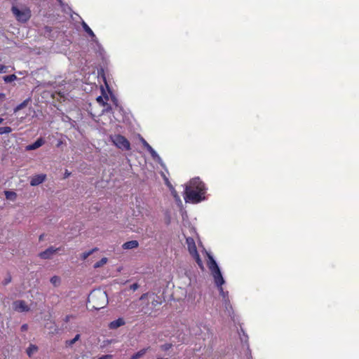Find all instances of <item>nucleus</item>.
Here are the masks:
<instances>
[{"label": "nucleus", "mask_w": 359, "mask_h": 359, "mask_svg": "<svg viewBox=\"0 0 359 359\" xmlns=\"http://www.w3.org/2000/svg\"><path fill=\"white\" fill-rule=\"evenodd\" d=\"M59 250H60V248H55L54 247H50V248H47L46 250L40 252L39 254V257L42 259H50Z\"/></svg>", "instance_id": "obj_7"}, {"label": "nucleus", "mask_w": 359, "mask_h": 359, "mask_svg": "<svg viewBox=\"0 0 359 359\" xmlns=\"http://www.w3.org/2000/svg\"><path fill=\"white\" fill-rule=\"evenodd\" d=\"M25 105V102H23V103H22V104H20V105H18V106L16 107L15 111H17V110H19V109H22Z\"/></svg>", "instance_id": "obj_31"}, {"label": "nucleus", "mask_w": 359, "mask_h": 359, "mask_svg": "<svg viewBox=\"0 0 359 359\" xmlns=\"http://www.w3.org/2000/svg\"><path fill=\"white\" fill-rule=\"evenodd\" d=\"M165 182L166 184V185L169 187L170 191H171V194L173 196V197L176 199V200H179L180 201V197L176 191V190L174 189V187L172 186V184H170V182H169L168 179L167 178H165Z\"/></svg>", "instance_id": "obj_13"}, {"label": "nucleus", "mask_w": 359, "mask_h": 359, "mask_svg": "<svg viewBox=\"0 0 359 359\" xmlns=\"http://www.w3.org/2000/svg\"><path fill=\"white\" fill-rule=\"evenodd\" d=\"M186 243L187 245L188 250H189L190 255L196 260L198 266L201 269H203V262H202L201 259L200 258V256L198 253L194 239L191 237H188L186 238Z\"/></svg>", "instance_id": "obj_4"}, {"label": "nucleus", "mask_w": 359, "mask_h": 359, "mask_svg": "<svg viewBox=\"0 0 359 359\" xmlns=\"http://www.w3.org/2000/svg\"><path fill=\"white\" fill-rule=\"evenodd\" d=\"M209 261L208 262V266L211 271V273L213 276L215 283L216 286L217 287L220 295L222 297L224 301L225 302L226 304L229 303V292L224 291V289L222 287L223 284L224 283V278L222 275L221 271L216 262V261L213 259V257L208 255Z\"/></svg>", "instance_id": "obj_2"}, {"label": "nucleus", "mask_w": 359, "mask_h": 359, "mask_svg": "<svg viewBox=\"0 0 359 359\" xmlns=\"http://www.w3.org/2000/svg\"><path fill=\"white\" fill-rule=\"evenodd\" d=\"M102 95L97 97V101L102 105L107 104L108 102H111L115 106H118V102L116 96L114 95V91H101Z\"/></svg>", "instance_id": "obj_5"}, {"label": "nucleus", "mask_w": 359, "mask_h": 359, "mask_svg": "<svg viewBox=\"0 0 359 359\" xmlns=\"http://www.w3.org/2000/svg\"><path fill=\"white\" fill-rule=\"evenodd\" d=\"M11 11L16 20L21 22H27L32 16L30 8L26 6H23L22 9H19L17 6H13Z\"/></svg>", "instance_id": "obj_3"}, {"label": "nucleus", "mask_w": 359, "mask_h": 359, "mask_svg": "<svg viewBox=\"0 0 359 359\" xmlns=\"http://www.w3.org/2000/svg\"><path fill=\"white\" fill-rule=\"evenodd\" d=\"M125 325V320L122 318H119L115 320L111 321L109 324V327L110 329L114 330L117 329L118 327L123 326Z\"/></svg>", "instance_id": "obj_10"}, {"label": "nucleus", "mask_w": 359, "mask_h": 359, "mask_svg": "<svg viewBox=\"0 0 359 359\" xmlns=\"http://www.w3.org/2000/svg\"><path fill=\"white\" fill-rule=\"evenodd\" d=\"M4 119L2 118H0V123L3 122Z\"/></svg>", "instance_id": "obj_38"}, {"label": "nucleus", "mask_w": 359, "mask_h": 359, "mask_svg": "<svg viewBox=\"0 0 359 359\" xmlns=\"http://www.w3.org/2000/svg\"><path fill=\"white\" fill-rule=\"evenodd\" d=\"M4 81L6 83H10L17 79V76L15 74H11L4 76Z\"/></svg>", "instance_id": "obj_21"}, {"label": "nucleus", "mask_w": 359, "mask_h": 359, "mask_svg": "<svg viewBox=\"0 0 359 359\" xmlns=\"http://www.w3.org/2000/svg\"><path fill=\"white\" fill-rule=\"evenodd\" d=\"M27 328H28V326L26 324L22 325V327H21L22 331H25V330H27Z\"/></svg>", "instance_id": "obj_33"}, {"label": "nucleus", "mask_w": 359, "mask_h": 359, "mask_svg": "<svg viewBox=\"0 0 359 359\" xmlns=\"http://www.w3.org/2000/svg\"><path fill=\"white\" fill-rule=\"evenodd\" d=\"M82 27L83 30L91 37H95V35L93 30L90 28V27L84 22L83 21L81 23Z\"/></svg>", "instance_id": "obj_15"}, {"label": "nucleus", "mask_w": 359, "mask_h": 359, "mask_svg": "<svg viewBox=\"0 0 359 359\" xmlns=\"http://www.w3.org/2000/svg\"><path fill=\"white\" fill-rule=\"evenodd\" d=\"M44 144V141L42 138L38 139L33 144L27 146V150H34L40 147H41Z\"/></svg>", "instance_id": "obj_11"}, {"label": "nucleus", "mask_w": 359, "mask_h": 359, "mask_svg": "<svg viewBox=\"0 0 359 359\" xmlns=\"http://www.w3.org/2000/svg\"><path fill=\"white\" fill-rule=\"evenodd\" d=\"M5 99V95L4 93H0V102L3 101Z\"/></svg>", "instance_id": "obj_35"}, {"label": "nucleus", "mask_w": 359, "mask_h": 359, "mask_svg": "<svg viewBox=\"0 0 359 359\" xmlns=\"http://www.w3.org/2000/svg\"><path fill=\"white\" fill-rule=\"evenodd\" d=\"M138 245L139 243L137 241H130L123 243L122 248L124 250L134 249L137 248Z\"/></svg>", "instance_id": "obj_12"}, {"label": "nucleus", "mask_w": 359, "mask_h": 359, "mask_svg": "<svg viewBox=\"0 0 359 359\" xmlns=\"http://www.w3.org/2000/svg\"><path fill=\"white\" fill-rule=\"evenodd\" d=\"M105 84H106L107 90H110V88H109V87L108 84H107V83H105Z\"/></svg>", "instance_id": "obj_37"}, {"label": "nucleus", "mask_w": 359, "mask_h": 359, "mask_svg": "<svg viewBox=\"0 0 359 359\" xmlns=\"http://www.w3.org/2000/svg\"><path fill=\"white\" fill-rule=\"evenodd\" d=\"M148 349L149 348H146L140 350L139 351L133 354L129 359H139L147 353Z\"/></svg>", "instance_id": "obj_16"}, {"label": "nucleus", "mask_w": 359, "mask_h": 359, "mask_svg": "<svg viewBox=\"0 0 359 359\" xmlns=\"http://www.w3.org/2000/svg\"><path fill=\"white\" fill-rule=\"evenodd\" d=\"M95 297L102 298L104 300V303L106 302L107 298V294L104 292H101V291H97V292L92 293L91 295L90 296V298L93 300V298Z\"/></svg>", "instance_id": "obj_14"}, {"label": "nucleus", "mask_w": 359, "mask_h": 359, "mask_svg": "<svg viewBox=\"0 0 359 359\" xmlns=\"http://www.w3.org/2000/svg\"><path fill=\"white\" fill-rule=\"evenodd\" d=\"M171 346H172L171 344H165L161 346V349L163 351H168L171 348Z\"/></svg>", "instance_id": "obj_27"}, {"label": "nucleus", "mask_w": 359, "mask_h": 359, "mask_svg": "<svg viewBox=\"0 0 359 359\" xmlns=\"http://www.w3.org/2000/svg\"><path fill=\"white\" fill-rule=\"evenodd\" d=\"M50 283L55 287H57L60 284V278L59 276H54L50 278Z\"/></svg>", "instance_id": "obj_22"}, {"label": "nucleus", "mask_w": 359, "mask_h": 359, "mask_svg": "<svg viewBox=\"0 0 359 359\" xmlns=\"http://www.w3.org/2000/svg\"><path fill=\"white\" fill-rule=\"evenodd\" d=\"M38 350V348L36 346L30 344L29 346L27 349V355L31 357L35 352H36Z\"/></svg>", "instance_id": "obj_18"}, {"label": "nucleus", "mask_w": 359, "mask_h": 359, "mask_svg": "<svg viewBox=\"0 0 359 359\" xmlns=\"http://www.w3.org/2000/svg\"><path fill=\"white\" fill-rule=\"evenodd\" d=\"M44 30L46 33H50L53 31V29L51 27L49 26H45Z\"/></svg>", "instance_id": "obj_30"}, {"label": "nucleus", "mask_w": 359, "mask_h": 359, "mask_svg": "<svg viewBox=\"0 0 359 359\" xmlns=\"http://www.w3.org/2000/svg\"><path fill=\"white\" fill-rule=\"evenodd\" d=\"M111 357V355H103V356L100 357L99 359H110Z\"/></svg>", "instance_id": "obj_34"}, {"label": "nucleus", "mask_w": 359, "mask_h": 359, "mask_svg": "<svg viewBox=\"0 0 359 359\" xmlns=\"http://www.w3.org/2000/svg\"><path fill=\"white\" fill-rule=\"evenodd\" d=\"M70 175H71V172H69L67 170H66L65 172L64 177L65 178H67V177H69L70 176Z\"/></svg>", "instance_id": "obj_32"}, {"label": "nucleus", "mask_w": 359, "mask_h": 359, "mask_svg": "<svg viewBox=\"0 0 359 359\" xmlns=\"http://www.w3.org/2000/svg\"><path fill=\"white\" fill-rule=\"evenodd\" d=\"M113 143L122 150L128 151L130 149V144L129 141L123 135H116L111 137Z\"/></svg>", "instance_id": "obj_6"}, {"label": "nucleus", "mask_w": 359, "mask_h": 359, "mask_svg": "<svg viewBox=\"0 0 359 359\" xmlns=\"http://www.w3.org/2000/svg\"><path fill=\"white\" fill-rule=\"evenodd\" d=\"M107 261H108L107 258H106V257L102 258L99 262H97L94 264V268L97 269V268L102 266L103 265L107 264Z\"/></svg>", "instance_id": "obj_20"}, {"label": "nucleus", "mask_w": 359, "mask_h": 359, "mask_svg": "<svg viewBox=\"0 0 359 359\" xmlns=\"http://www.w3.org/2000/svg\"><path fill=\"white\" fill-rule=\"evenodd\" d=\"M8 70V67L0 64V74L6 73Z\"/></svg>", "instance_id": "obj_28"}, {"label": "nucleus", "mask_w": 359, "mask_h": 359, "mask_svg": "<svg viewBox=\"0 0 359 359\" xmlns=\"http://www.w3.org/2000/svg\"><path fill=\"white\" fill-rule=\"evenodd\" d=\"M151 156L154 160L158 161L161 159L160 156L158 155V154L156 152V151L151 147L148 150Z\"/></svg>", "instance_id": "obj_23"}, {"label": "nucleus", "mask_w": 359, "mask_h": 359, "mask_svg": "<svg viewBox=\"0 0 359 359\" xmlns=\"http://www.w3.org/2000/svg\"><path fill=\"white\" fill-rule=\"evenodd\" d=\"M94 307L95 308V309H98L99 308L103 307V306H100V307H95V306H94Z\"/></svg>", "instance_id": "obj_39"}, {"label": "nucleus", "mask_w": 359, "mask_h": 359, "mask_svg": "<svg viewBox=\"0 0 359 359\" xmlns=\"http://www.w3.org/2000/svg\"><path fill=\"white\" fill-rule=\"evenodd\" d=\"M98 249L97 248H95L93 249H92L91 250H89L88 252H83L81 255V257L83 260H85L90 255H91L94 252L97 251Z\"/></svg>", "instance_id": "obj_19"}, {"label": "nucleus", "mask_w": 359, "mask_h": 359, "mask_svg": "<svg viewBox=\"0 0 359 359\" xmlns=\"http://www.w3.org/2000/svg\"><path fill=\"white\" fill-rule=\"evenodd\" d=\"M13 309L18 311H29V306L25 304L24 301L18 300L13 302Z\"/></svg>", "instance_id": "obj_9"}, {"label": "nucleus", "mask_w": 359, "mask_h": 359, "mask_svg": "<svg viewBox=\"0 0 359 359\" xmlns=\"http://www.w3.org/2000/svg\"><path fill=\"white\" fill-rule=\"evenodd\" d=\"M12 131V128L9 126L1 127L0 135L8 134Z\"/></svg>", "instance_id": "obj_24"}, {"label": "nucleus", "mask_w": 359, "mask_h": 359, "mask_svg": "<svg viewBox=\"0 0 359 359\" xmlns=\"http://www.w3.org/2000/svg\"><path fill=\"white\" fill-rule=\"evenodd\" d=\"M141 142L147 151L151 148V147L148 144V142L144 139L142 138Z\"/></svg>", "instance_id": "obj_26"}, {"label": "nucleus", "mask_w": 359, "mask_h": 359, "mask_svg": "<svg viewBox=\"0 0 359 359\" xmlns=\"http://www.w3.org/2000/svg\"><path fill=\"white\" fill-rule=\"evenodd\" d=\"M147 294H143L141 297H140V299H144V297H146Z\"/></svg>", "instance_id": "obj_36"}, {"label": "nucleus", "mask_w": 359, "mask_h": 359, "mask_svg": "<svg viewBox=\"0 0 359 359\" xmlns=\"http://www.w3.org/2000/svg\"><path fill=\"white\" fill-rule=\"evenodd\" d=\"M80 338V335L79 334H76L74 339H72V340L69 341L67 343L69 345H72L74 344L76 341H78Z\"/></svg>", "instance_id": "obj_25"}, {"label": "nucleus", "mask_w": 359, "mask_h": 359, "mask_svg": "<svg viewBox=\"0 0 359 359\" xmlns=\"http://www.w3.org/2000/svg\"><path fill=\"white\" fill-rule=\"evenodd\" d=\"M139 287V285L137 283H134L130 286V290L135 291Z\"/></svg>", "instance_id": "obj_29"}, {"label": "nucleus", "mask_w": 359, "mask_h": 359, "mask_svg": "<svg viewBox=\"0 0 359 359\" xmlns=\"http://www.w3.org/2000/svg\"><path fill=\"white\" fill-rule=\"evenodd\" d=\"M4 194H5L6 198L8 200L15 201L16 199L17 194L14 191H5Z\"/></svg>", "instance_id": "obj_17"}, {"label": "nucleus", "mask_w": 359, "mask_h": 359, "mask_svg": "<svg viewBox=\"0 0 359 359\" xmlns=\"http://www.w3.org/2000/svg\"><path fill=\"white\" fill-rule=\"evenodd\" d=\"M100 90H104V88H103V87H102V86H101Z\"/></svg>", "instance_id": "obj_40"}, {"label": "nucleus", "mask_w": 359, "mask_h": 359, "mask_svg": "<svg viewBox=\"0 0 359 359\" xmlns=\"http://www.w3.org/2000/svg\"><path fill=\"white\" fill-rule=\"evenodd\" d=\"M46 179V175L45 174H39L33 176L30 180V185L32 187H35L43 183Z\"/></svg>", "instance_id": "obj_8"}, {"label": "nucleus", "mask_w": 359, "mask_h": 359, "mask_svg": "<svg viewBox=\"0 0 359 359\" xmlns=\"http://www.w3.org/2000/svg\"><path fill=\"white\" fill-rule=\"evenodd\" d=\"M206 188L198 178H193L185 187L184 198L187 203H198L205 200Z\"/></svg>", "instance_id": "obj_1"}]
</instances>
